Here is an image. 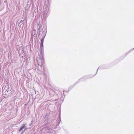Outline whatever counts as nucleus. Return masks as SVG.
I'll use <instances>...</instances> for the list:
<instances>
[{
	"label": "nucleus",
	"instance_id": "nucleus-1",
	"mask_svg": "<svg viewBox=\"0 0 134 134\" xmlns=\"http://www.w3.org/2000/svg\"><path fill=\"white\" fill-rule=\"evenodd\" d=\"M25 126V124H23L22 125V127H21L20 128V129L19 130V131H21L23 128H24Z\"/></svg>",
	"mask_w": 134,
	"mask_h": 134
},
{
	"label": "nucleus",
	"instance_id": "nucleus-2",
	"mask_svg": "<svg viewBox=\"0 0 134 134\" xmlns=\"http://www.w3.org/2000/svg\"><path fill=\"white\" fill-rule=\"evenodd\" d=\"M43 41V40L42 39L41 41V43H42V42Z\"/></svg>",
	"mask_w": 134,
	"mask_h": 134
}]
</instances>
